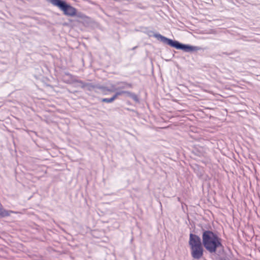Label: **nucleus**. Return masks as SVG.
I'll return each mask as SVG.
<instances>
[{
	"label": "nucleus",
	"instance_id": "10",
	"mask_svg": "<svg viewBox=\"0 0 260 260\" xmlns=\"http://www.w3.org/2000/svg\"><path fill=\"white\" fill-rule=\"evenodd\" d=\"M126 90H117L115 94L112 96L113 100L115 101L118 96L125 94Z\"/></svg>",
	"mask_w": 260,
	"mask_h": 260
},
{
	"label": "nucleus",
	"instance_id": "8",
	"mask_svg": "<svg viewBox=\"0 0 260 260\" xmlns=\"http://www.w3.org/2000/svg\"><path fill=\"white\" fill-rule=\"evenodd\" d=\"M191 153L196 156L202 157L204 156V152L202 147H194L191 150Z\"/></svg>",
	"mask_w": 260,
	"mask_h": 260
},
{
	"label": "nucleus",
	"instance_id": "21",
	"mask_svg": "<svg viewBox=\"0 0 260 260\" xmlns=\"http://www.w3.org/2000/svg\"><path fill=\"white\" fill-rule=\"evenodd\" d=\"M126 109L127 110H128V111H132V110H131L130 109H129V108H126Z\"/></svg>",
	"mask_w": 260,
	"mask_h": 260
},
{
	"label": "nucleus",
	"instance_id": "2",
	"mask_svg": "<svg viewBox=\"0 0 260 260\" xmlns=\"http://www.w3.org/2000/svg\"><path fill=\"white\" fill-rule=\"evenodd\" d=\"M150 37L153 36L159 41L177 50H182L185 52L192 53L199 51L201 48L198 46H192L190 44H183L179 41L168 38L159 33H154L152 31L149 32Z\"/></svg>",
	"mask_w": 260,
	"mask_h": 260
},
{
	"label": "nucleus",
	"instance_id": "11",
	"mask_svg": "<svg viewBox=\"0 0 260 260\" xmlns=\"http://www.w3.org/2000/svg\"><path fill=\"white\" fill-rule=\"evenodd\" d=\"M98 84H93L92 83H87L86 85V89L87 90L91 91L93 89L97 88Z\"/></svg>",
	"mask_w": 260,
	"mask_h": 260
},
{
	"label": "nucleus",
	"instance_id": "4",
	"mask_svg": "<svg viewBox=\"0 0 260 260\" xmlns=\"http://www.w3.org/2000/svg\"><path fill=\"white\" fill-rule=\"evenodd\" d=\"M53 6L57 7L67 16L74 17L76 15V9L65 0H46Z\"/></svg>",
	"mask_w": 260,
	"mask_h": 260
},
{
	"label": "nucleus",
	"instance_id": "19",
	"mask_svg": "<svg viewBox=\"0 0 260 260\" xmlns=\"http://www.w3.org/2000/svg\"><path fill=\"white\" fill-rule=\"evenodd\" d=\"M138 48V46H136L134 47L133 48H132L131 49V50H135V49H136V48Z\"/></svg>",
	"mask_w": 260,
	"mask_h": 260
},
{
	"label": "nucleus",
	"instance_id": "1",
	"mask_svg": "<svg viewBox=\"0 0 260 260\" xmlns=\"http://www.w3.org/2000/svg\"><path fill=\"white\" fill-rule=\"evenodd\" d=\"M201 241L205 249L211 254L218 256L224 253L222 239L217 231L202 229Z\"/></svg>",
	"mask_w": 260,
	"mask_h": 260
},
{
	"label": "nucleus",
	"instance_id": "6",
	"mask_svg": "<svg viewBox=\"0 0 260 260\" xmlns=\"http://www.w3.org/2000/svg\"><path fill=\"white\" fill-rule=\"evenodd\" d=\"M66 75L68 76H69L71 79H72V82L73 83H80L81 84V86L80 87L84 89L85 88H86V85H87V82H84L82 80H78V79H77L76 78H75L74 76L72 75L71 74H70V73H66Z\"/></svg>",
	"mask_w": 260,
	"mask_h": 260
},
{
	"label": "nucleus",
	"instance_id": "3",
	"mask_svg": "<svg viewBox=\"0 0 260 260\" xmlns=\"http://www.w3.org/2000/svg\"><path fill=\"white\" fill-rule=\"evenodd\" d=\"M188 245L191 256L193 259H199L203 257L205 248L202 242L201 238L198 235L190 233Z\"/></svg>",
	"mask_w": 260,
	"mask_h": 260
},
{
	"label": "nucleus",
	"instance_id": "12",
	"mask_svg": "<svg viewBox=\"0 0 260 260\" xmlns=\"http://www.w3.org/2000/svg\"><path fill=\"white\" fill-rule=\"evenodd\" d=\"M117 85H125L126 88H132L133 87V84L131 83H128L125 81H121V82H117Z\"/></svg>",
	"mask_w": 260,
	"mask_h": 260
},
{
	"label": "nucleus",
	"instance_id": "17",
	"mask_svg": "<svg viewBox=\"0 0 260 260\" xmlns=\"http://www.w3.org/2000/svg\"><path fill=\"white\" fill-rule=\"evenodd\" d=\"M220 255L219 256V260H229V258L226 256H220Z\"/></svg>",
	"mask_w": 260,
	"mask_h": 260
},
{
	"label": "nucleus",
	"instance_id": "16",
	"mask_svg": "<svg viewBox=\"0 0 260 260\" xmlns=\"http://www.w3.org/2000/svg\"><path fill=\"white\" fill-rule=\"evenodd\" d=\"M126 88L125 85H118V90H122V89Z\"/></svg>",
	"mask_w": 260,
	"mask_h": 260
},
{
	"label": "nucleus",
	"instance_id": "7",
	"mask_svg": "<svg viewBox=\"0 0 260 260\" xmlns=\"http://www.w3.org/2000/svg\"><path fill=\"white\" fill-rule=\"evenodd\" d=\"M12 212H13L12 211L7 210L3 208V206L2 205V204L0 203V217L1 218L9 216L10 215V213H12Z\"/></svg>",
	"mask_w": 260,
	"mask_h": 260
},
{
	"label": "nucleus",
	"instance_id": "13",
	"mask_svg": "<svg viewBox=\"0 0 260 260\" xmlns=\"http://www.w3.org/2000/svg\"><path fill=\"white\" fill-rule=\"evenodd\" d=\"M76 13V15H75V16L81 19L82 20H85V19L87 18L85 14H84L83 13L81 12H78L77 9Z\"/></svg>",
	"mask_w": 260,
	"mask_h": 260
},
{
	"label": "nucleus",
	"instance_id": "5",
	"mask_svg": "<svg viewBox=\"0 0 260 260\" xmlns=\"http://www.w3.org/2000/svg\"><path fill=\"white\" fill-rule=\"evenodd\" d=\"M125 95L126 96L129 97L132 99L136 104L140 103V99L139 96L134 92L126 90Z\"/></svg>",
	"mask_w": 260,
	"mask_h": 260
},
{
	"label": "nucleus",
	"instance_id": "15",
	"mask_svg": "<svg viewBox=\"0 0 260 260\" xmlns=\"http://www.w3.org/2000/svg\"><path fill=\"white\" fill-rule=\"evenodd\" d=\"M114 101V100L112 97L110 98H103L101 99V102L103 103H111Z\"/></svg>",
	"mask_w": 260,
	"mask_h": 260
},
{
	"label": "nucleus",
	"instance_id": "20",
	"mask_svg": "<svg viewBox=\"0 0 260 260\" xmlns=\"http://www.w3.org/2000/svg\"><path fill=\"white\" fill-rule=\"evenodd\" d=\"M126 104L128 105H132V103L129 101L126 102Z\"/></svg>",
	"mask_w": 260,
	"mask_h": 260
},
{
	"label": "nucleus",
	"instance_id": "9",
	"mask_svg": "<svg viewBox=\"0 0 260 260\" xmlns=\"http://www.w3.org/2000/svg\"><path fill=\"white\" fill-rule=\"evenodd\" d=\"M96 89H99L101 93L104 95H107L108 94V92H109V88L108 87L99 84H98Z\"/></svg>",
	"mask_w": 260,
	"mask_h": 260
},
{
	"label": "nucleus",
	"instance_id": "18",
	"mask_svg": "<svg viewBox=\"0 0 260 260\" xmlns=\"http://www.w3.org/2000/svg\"><path fill=\"white\" fill-rule=\"evenodd\" d=\"M222 54H226V55H230V54H232V53H228V52H222Z\"/></svg>",
	"mask_w": 260,
	"mask_h": 260
},
{
	"label": "nucleus",
	"instance_id": "14",
	"mask_svg": "<svg viewBox=\"0 0 260 260\" xmlns=\"http://www.w3.org/2000/svg\"><path fill=\"white\" fill-rule=\"evenodd\" d=\"M118 85H117V83L115 84H111L110 88H109V90H109V92H114L118 90Z\"/></svg>",
	"mask_w": 260,
	"mask_h": 260
}]
</instances>
